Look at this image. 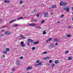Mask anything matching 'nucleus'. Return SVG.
Returning a JSON list of instances; mask_svg holds the SVG:
<instances>
[{
  "label": "nucleus",
  "mask_w": 73,
  "mask_h": 73,
  "mask_svg": "<svg viewBox=\"0 0 73 73\" xmlns=\"http://www.w3.org/2000/svg\"><path fill=\"white\" fill-rule=\"evenodd\" d=\"M44 16L45 17H48L49 15H48V13L47 12H45L44 13Z\"/></svg>",
  "instance_id": "1"
},
{
  "label": "nucleus",
  "mask_w": 73,
  "mask_h": 73,
  "mask_svg": "<svg viewBox=\"0 0 73 73\" xmlns=\"http://www.w3.org/2000/svg\"><path fill=\"white\" fill-rule=\"evenodd\" d=\"M64 9L67 12H69V8L68 7H66L64 8Z\"/></svg>",
  "instance_id": "2"
},
{
  "label": "nucleus",
  "mask_w": 73,
  "mask_h": 73,
  "mask_svg": "<svg viewBox=\"0 0 73 73\" xmlns=\"http://www.w3.org/2000/svg\"><path fill=\"white\" fill-rule=\"evenodd\" d=\"M27 41L29 42H31V43H33V42H34V41H33V40H32L31 39H29L27 40Z\"/></svg>",
  "instance_id": "3"
},
{
  "label": "nucleus",
  "mask_w": 73,
  "mask_h": 73,
  "mask_svg": "<svg viewBox=\"0 0 73 73\" xmlns=\"http://www.w3.org/2000/svg\"><path fill=\"white\" fill-rule=\"evenodd\" d=\"M20 45L22 47H25V44H24V42H21Z\"/></svg>",
  "instance_id": "4"
},
{
  "label": "nucleus",
  "mask_w": 73,
  "mask_h": 73,
  "mask_svg": "<svg viewBox=\"0 0 73 73\" xmlns=\"http://www.w3.org/2000/svg\"><path fill=\"white\" fill-rule=\"evenodd\" d=\"M57 6L55 5H53L52 6L50 7V9H53V8H56Z\"/></svg>",
  "instance_id": "5"
},
{
  "label": "nucleus",
  "mask_w": 73,
  "mask_h": 73,
  "mask_svg": "<svg viewBox=\"0 0 73 73\" xmlns=\"http://www.w3.org/2000/svg\"><path fill=\"white\" fill-rule=\"evenodd\" d=\"M49 47L50 49H51V48H50V47H51L52 48H54V46L53 44H51L49 46Z\"/></svg>",
  "instance_id": "6"
},
{
  "label": "nucleus",
  "mask_w": 73,
  "mask_h": 73,
  "mask_svg": "<svg viewBox=\"0 0 73 73\" xmlns=\"http://www.w3.org/2000/svg\"><path fill=\"white\" fill-rule=\"evenodd\" d=\"M32 66H29L26 69L27 71H28L29 70H31V69H32Z\"/></svg>",
  "instance_id": "7"
},
{
  "label": "nucleus",
  "mask_w": 73,
  "mask_h": 73,
  "mask_svg": "<svg viewBox=\"0 0 73 73\" xmlns=\"http://www.w3.org/2000/svg\"><path fill=\"white\" fill-rule=\"evenodd\" d=\"M35 26V25L33 23L30 24L29 25V27H34V26Z\"/></svg>",
  "instance_id": "8"
},
{
  "label": "nucleus",
  "mask_w": 73,
  "mask_h": 73,
  "mask_svg": "<svg viewBox=\"0 0 73 73\" xmlns=\"http://www.w3.org/2000/svg\"><path fill=\"white\" fill-rule=\"evenodd\" d=\"M50 57H44L43 58V60H47V58H48V59H49V58H50Z\"/></svg>",
  "instance_id": "9"
},
{
  "label": "nucleus",
  "mask_w": 73,
  "mask_h": 73,
  "mask_svg": "<svg viewBox=\"0 0 73 73\" xmlns=\"http://www.w3.org/2000/svg\"><path fill=\"white\" fill-rule=\"evenodd\" d=\"M38 44H39V42H38V41L35 42L33 43V44H35V45Z\"/></svg>",
  "instance_id": "10"
},
{
  "label": "nucleus",
  "mask_w": 73,
  "mask_h": 73,
  "mask_svg": "<svg viewBox=\"0 0 73 73\" xmlns=\"http://www.w3.org/2000/svg\"><path fill=\"white\" fill-rule=\"evenodd\" d=\"M10 34V33H9V32H7V31H6L5 32V35H9Z\"/></svg>",
  "instance_id": "11"
},
{
  "label": "nucleus",
  "mask_w": 73,
  "mask_h": 73,
  "mask_svg": "<svg viewBox=\"0 0 73 73\" xmlns=\"http://www.w3.org/2000/svg\"><path fill=\"white\" fill-rule=\"evenodd\" d=\"M59 61L58 60H56L54 61V62L55 64H58Z\"/></svg>",
  "instance_id": "12"
},
{
  "label": "nucleus",
  "mask_w": 73,
  "mask_h": 73,
  "mask_svg": "<svg viewBox=\"0 0 73 73\" xmlns=\"http://www.w3.org/2000/svg\"><path fill=\"white\" fill-rule=\"evenodd\" d=\"M13 27H18V24H16L13 25Z\"/></svg>",
  "instance_id": "13"
},
{
  "label": "nucleus",
  "mask_w": 73,
  "mask_h": 73,
  "mask_svg": "<svg viewBox=\"0 0 73 73\" xmlns=\"http://www.w3.org/2000/svg\"><path fill=\"white\" fill-rule=\"evenodd\" d=\"M4 3H9V1H8V0H5V1H4Z\"/></svg>",
  "instance_id": "14"
},
{
  "label": "nucleus",
  "mask_w": 73,
  "mask_h": 73,
  "mask_svg": "<svg viewBox=\"0 0 73 73\" xmlns=\"http://www.w3.org/2000/svg\"><path fill=\"white\" fill-rule=\"evenodd\" d=\"M72 59V58L71 57H69L68 58V60H71Z\"/></svg>",
  "instance_id": "15"
},
{
  "label": "nucleus",
  "mask_w": 73,
  "mask_h": 73,
  "mask_svg": "<svg viewBox=\"0 0 73 73\" xmlns=\"http://www.w3.org/2000/svg\"><path fill=\"white\" fill-rule=\"evenodd\" d=\"M16 70V69L15 68H13L12 69V71H13V72H15Z\"/></svg>",
  "instance_id": "16"
},
{
  "label": "nucleus",
  "mask_w": 73,
  "mask_h": 73,
  "mask_svg": "<svg viewBox=\"0 0 73 73\" xmlns=\"http://www.w3.org/2000/svg\"><path fill=\"white\" fill-rule=\"evenodd\" d=\"M6 52H9V48H7L6 49Z\"/></svg>",
  "instance_id": "17"
},
{
  "label": "nucleus",
  "mask_w": 73,
  "mask_h": 73,
  "mask_svg": "<svg viewBox=\"0 0 73 73\" xmlns=\"http://www.w3.org/2000/svg\"><path fill=\"white\" fill-rule=\"evenodd\" d=\"M23 3V1L22 0H20L19 1V3L20 4H22Z\"/></svg>",
  "instance_id": "18"
},
{
  "label": "nucleus",
  "mask_w": 73,
  "mask_h": 73,
  "mask_svg": "<svg viewBox=\"0 0 73 73\" xmlns=\"http://www.w3.org/2000/svg\"><path fill=\"white\" fill-rule=\"evenodd\" d=\"M71 36V35L70 34H68L67 35V37H70Z\"/></svg>",
  "instance_id": "19"
},
{
  "label": "nucleus",
  "mask_w": 73,
  "mask_h": 73,
  "mask_svg": "<svg viewBox=\"0 0 73 73\" xmlns=\"http://www.w3.org/2000/svg\"><path fill=\"white\" fill-rule=\"evenodd\" d=\"M3 54H6V53H7V51L5 50L3 52Z\"/></svg>",
  "instance_id": "20"
},
{
  "label": "nucleus",
  "mask_w": 73,
  "mask_h": 73,
  "mask_svg": "<svg viewBox=\"0 0 73 73\" xmlns=\"http://www.w3.org/2000/svg\"><path fill=\"white\" fill-rule=\"evenodd\" d=\"M18 19L19 20H21V19H23L24 18L22 17H20L19 18H18Z\"/></svg>",
  "instance_id": "21"
},
{
  "label": "nucleus",
  "mask_w": 73,
  "mask_h": 73,
  "mask_svg": "<svg viewBox=\"0 0 73 73\" xmlns=\"http://www.w3.org/2000/svg\"><path fill=\"white\" fill-rule=\"evenodd\" d=\"M47 52H43L42 53H43V54H47Z\"/></svg>",
  "instance_id": "22"
},
{
  "label": "nucleus",
  "mask_w": 73,
  "mask_h": 73,
  "mask_svg": "<svg viewBox=\"0 0 73 73\" xmlns=\"http://www.w3.org/2000/svg\"><path fill=\"white\" fill-rule=\"evenodd\" d=\"M17 65H19L20 64V63H19V62L18 61H17Z\"/></svg>",
  "instance_id": "23"
},
{
  "label": "nucleus",
  "mask_w": 73,
  "mask_h": 73,
  "mask_svg": "<svg viewBox=\"0 0 73 73\" xmlns=\"http://www.w3.org/2000/svg\"><path fill=\"white\" fill-rule=\"evenodd\" d=\"M32 49L33 50H35V47H32Z\"/></svg>",
  "instance_id": "24"
},
{
  "label": "nucleus",
  "mask_w": 73,
  "mask_h": 73,
  "mask_svg": "<svg viewBox=\"0 0 73 73\" xmlns=\"http://www.w3.org/2000/svg\"><path fill=\"white\" fill-rule=\"evenodd\" d=\"M34 66H38V64H35L34 65Z\"/></svg>",
  "instance_id": "25"
},
{
  "label": "nucleus",
  "mask_w": 73,
  "mask_h": 73,
  "mask_svg": "<svg viewBox=\"0 0 73 73\" xmlns=\"http://www.w3.org/2000/svg\"><path fill=\"white\" fill-rule=\"evenodd\" d=\"M44 22H45V21L43 20L41 22V23H42V24H43V23H44Z\"/></svg>",
  "instance_id": "26"
},
{
  "label": "nucleus",
  "mask_w": 73,
  "mask_h": 73,
  "mask_svg": "<svg viewBox=\"0 0 73 73\" xmlns=\"http://www.w3.org/2000/svg\"><path fill=\"white\" fill-rule=\"evenodd\" d=\"M42 64H41V62H40L38 64V66H39V65H41Z\"/></svg>",
  "instance_id": "27"
},
{
  "label": "nucleus",
  "mask_w": 73,
  "mask_h": 73,
  "mask_svg": "<svg viewBox=\"0 0 73 73\" xmlns=\"http://www.w3.org/2000/svg\"><path fill=\"white\" fill-rule=\"evenodd\" d=\"M54 41H57V42H58V40L57 39H54Z\"/></svg>",
  "instance_id": "28"
},
{
  "label": "nucleus",
  "mask_w": 73,
  "mask_h": 73,
  "mask_svg": "<svg viewBox=\"0 0 73 73\" xmlns=\"http://www.w3.org/2000/svg\"><path fill=\"white\" fill-rule=\"evenodd\" d=\"M68 3H63V5L64 6H66V5Z\"/></svg>",
  "instance_id": "29"
},
{
  "label": "nucleus",
  "mask_w": 73,
  "mask_h": 73,
  "mask_svg": "<svg viewBox=\"0 0 73 73\" xmlns=\"http://www.w3.org/2000/svg\"><path fill=\"white\" fill-rule=\"evenodd\" d=\"M52 38H49L48 40L49 41H52Z\"/></svg>",
  "instance_id": "30"
},
{
  "label": "nucleus",
  "mask_w": 73,
  "mask_h": 73,
  "mask_svg": "<svg viewBox=\"0 0 73 73\" xmlns=\"http://www.w3.org/2000/svg\"><path fill=\"white\" fill-rule=\"evenodd\" d=\"M43 35H45L46 33V32H43Z\"/></svg>",
  "instance_id": "31"
},
{
  "label": "nucleus",
  "mask_w": 73,
  "mask_h": 73,
  "mask_svg": "<svg viewBox=\"0 0 73 73\" xmlns=\"http://www.w3.org/2000/svg\"><path fill=\"white\" fill-rule=\"evenodd\" d=\"M64 17V15H62L60 17V18H61L62 17Z\"/></svg>",
  "instance_id": "32"
},
{
  "label": "nucleus",
  "mask_w": 73,
  "mask_h": 73,
  "mask_svg": "<svg viewBox=\"0 0 73 73\" xmlns=\"http://www.w3.org/2000/svg\"><path fill=\"white\" fill-rule=\"evenodd\" d=\"M69 53V51H67L65 52V54H67V53Z\"/></svg>",
  "instance_id": "33"
},
{
  "label": "nucleus",
  "mask_w": 73,
  "mask_h": 73,
  "mask_svg": "<svg viewBox=\"0 0 73 73\" xmlns=\"http://www.w3.org/2000/svg\"><path fill=\"white\" fill-rule=\"evenodd\" d=\"M49 62H50V63H52V60H50Z\"/></svg>",
  "instance_id": "34"
},
{
  "label": "nucleus",
  "mask_w": 73,
  "mask_h": 73,
  "mask_svg": "<svg viewBox=\"0 0 73 73\" xmlns=\"http://www.w3.org/2000/svg\"><path fill=\"white\" fill-rule=\"evenodd\" d=\"M36 62L37 63H38L39 62H40V60H37V61H36Z\"/></svg>",
  "instance_id": "35"
},
{
  "label": "nucleus",
  "mask_w": 73,
  "mask_h": 73,
  "mask_svg": "<svg viewBox=\"0 0 73 73\" xmlns=\"http://www.w3.org/2000/svg\"><path fill=\"white\" fill-rule=\"evenodd\" d=\"M27 45H30V44H29V42H27Z\"/></svg>",
  "instance_id": "36"
},
{
  "label": "nucleus",
  "mask_w": 73,
  "mask_h": 73,
  "mask_svg": "<svg viewBox=\"0 0 73 73\" xmlns=\"http://www.w3.org/2000/svg\"><path fill=\"white\" fill-rule=\"evenodd\" d=\"M37 21V19H35L34 21V22H36Z\"/></svg>",
  "instance_id": "37"
},
{
  "label": "nucleus",
  "mask_w": 73,
  "mask_h": 73,
  "mask_svg": "<svg viewBox=\"0 0 73 73\" xmlns=\"http://www.w3.org/2000/svg\"><path fill=\"white\" fill-rule=\"evenodd\" d=\"M33 12H36L37 11H36V10H35L33 11Z\"/></svg>",
  "instance_id": "38"
},
{
  "label": "nucleus",
  "mask_w": 73,
  "mask_h": 73,
  "mask_svg": "<svg viewBox=\"0 0 73 73\" xmlns=\"http://www.w3.org/2000/svg\"><path fill=\"white\" fill-rule=\"evenodd\" d=\"M60 5L61 6H63V3L62 4V3H60Z\"/></svg>",
  "instance_id": "39"
},
{
  "label": "nucleus",
  "mask_w": 73,
  "mask_h": 73,
  "mask_svg": "<svg viewBox=\"0 0 73 73\" xmlns=\"http://www.w3.org/2000/svg\"><path fill=\"white\" fill-rule=\"evenodd\" d=\"M2 57H3V58H4V57H5V55H2Z\"/></svg>",
  "instance_id": "40"
},
{
  "label": "nucleus",
  "mask_w": 73,
  "mask_h": 73,
  "mask_svg": "<svg viewBox=\"0 0 73 73\" xmlns=\"http://www.w3.org/2000/svg\"><path fill=\"white\" fill-rule=\"evenodd\" d=\"M1 36L2 37H3V36H4V34H1Z\"/></svg>",
  "instance_id": "41"
},
{
  "label": "nucleus",
  "mask_w": 73,
  "mask_h": 73,
  "mask_svg": "<svg viewBox=\"0 0 73 73\" xmlns=\"http://www.w3.org/2000/svg\"><path fill=\"white\" fill-rule=\"evenodd\" d=\"M55 66V65L54 64H53L52 65V67H53V66Z\"/></svg>",
  "instance_id": "42"
},
{
  "label": "nucleus",
  "mask_w": 73,
  "mask_h": 73,
  "mask_svg": "<svg viewBox=\"0 0 73 73\" xmlns=\"http://www.w3.org/2000/svg\"><path fill=\"white\" fill-rule=\"evenodd\" d=\"M72 26H70L68 27V28L69 29V28H72Z\"/></svg>",
  "instance_id": "43"
},
{
  "label": "nucleus",
  "mask_w": 73,
  "mask_h": 73,
  "mask_svg": "<svg viewBox=\"0 0 73 73\" xmlns=\"http://www.w3.org/2000/svg\"><path fill=\"white\" fill-rule=\"evenodd\" d=\"M13 22H14L13 21H12L10 23V24H11V23H13Z\"/></svg>",
  "instance_id": "44"
},
{
  "label": "nucleus",
  "mask_w": 73,
  "mask_h": 73,
  "mask_svg": "<svg viewBox=\"0 0 73 73\" xmlns=\"http://www.w3.org/2000/svg\"><path fill=\"white\" fill-rule=\"evenodd\" d=\"M20 58L21 59H23V56H21V57H20Z\"/></svg>",
  "instance_id": "45"
},
{
  "label": "nucleus",
  "mask_w": 73,
  "mask_h": 73,
  "mask_svg": "<svg viewBox=\"0 0 73 73\" xmlns=\"http://www.w3.org/2000/svg\"><path fill=\"white\" fill-rule=\"evenodd\" d=\"M0 21H3V19H1Z\"/></svg>",
  "instance_id": "46"
},
{
  "label": "nucleus",
  "mask_w": 73,
  "mask_h": 73,
  "mask_svg": "<svg viewBox=\"0 0 73 73\" xmlns=\"http://www.w3.org/2000/svg\"><path fill=\"white\" fill-rule=\"evenodd\" d=\"M36 16H37V17H38L39 16V14H38V15H36Z\"/></svg>",
  "instance_id": "47"
},
{
  "label": "nucleus",
  "mask_w": 73,
  "mask_h": 73,
  "mask_svg": "<svg viewBox=\"0 0 73 73\" xmlns=\"http://www.w3.org/2000/svg\"><path fill=\"white\" fill-rule=\"evenodd\" d=\"M49 40H47L46 41V42H49Z\"/></svg>",
  "instance_id": "48"
},
{
  "label": "nucleus",
  "mask_w": 73,
  "mask_h": 73,
  "mask_svg": "<svg viewBox=\"0 0 73 73\" xmlns=\"http://www.w3.org/2000/svg\"><path fill=\"white\" fill-rule=\"evenodd\" d=\"M36 28H37V29L39 28V26L36 27Z\"/></svg>",
  "instance_id": "49"
},
{
  "label": "nucleus",
  "mask_w": 73,
  "mask_h": 73,
  "mask_svg": "<svg viewBox=\"0 0 73 73\" xmlns=\"http://www.w3.org/2000/svg\"><path fill=\"white\" fill-rule=\"evenodd\" d=\"M4 32V30H2L1 32Z\"/></svg>",
  "instance_id": "50"
},
{
  "label": "nucleus",
  "mask_w": 73,
  "mask_h": 73,
  "mask_svg": "<svg viewBox=\"0 0 73 73\" xmlns=\"http://www.w3.org/2000/svg\"><path fill=\"white\" fill-rule=\"evenodd\" d=\"M58 45V43H55V45Z\"/></svg>",
  "instance_id": "51"
},
{
  "label": "nucleus",
  "mask_w": 73,
  "mask_h": 73,
  "mask_svg": "<svg viewBox=\"0 0 73 73\" xmlns=\"http://www.w3.org/2000/svg\"><path fill=\"white\" fill-rule=\"evenodd\" d=\"M22 38H20L19 39V40H20L21 39H22Z\"/></svg>",
  "instance_id": "52"
},
{
  "label": "nucleus",
  "mask_w": 73,
  "mask_h": 73,
  "mask_svg": "<svg viewBox=\"0 0 73 73\" xmlns=\"http://www.w3.org/2000/svg\"><path fill=\"white\" fill-rule=\"evenodd\" d=\"M46 30H44V31H43V32H46Z\"/></svg>",
  "instance_id": "53"
},
{
  "label": "nucleus",
  "mask_w": 73,
  "mask_h": 73,
  "mask_svg": "<svg viewBox=\"0 0 73 73\" xmlns=\"http://www.w3.org/2000/svg\"><path fill=\"white\" fill-rule=\"evenodd\" d=\"M39 29H41V28H41V27H39Z\"/></svg>",
  "instance_id": "54"
},
{
  "label": "nucleus",
  "mask_w": 73,
  "mask_h": 73,
  "mask_svg": "<svg viewBox=\"0 0 73 73\" xmlns=\"http://www.w3.org/2000/svg\"><path fill=\"white\" fill-rule=\"evenodd\" d=\"M50 65V64H47V65H48V66H49Z\"/></svg>",
  "instance_id": "55"
},
{
  "label": "nucleus",
  "mask_w": 73,
  "mask_h": 73,
  "mask_svg": "<svg viewBox=\"0 0 73 73\" xmlns=\"http://www.w3.org/2000/svg\"><path fill=\"white\" fill-rule=\"evenodd\" d=\"M13 21L14 22V21H16V20H13Z\"/></svg>",
  "instance_id": "56"
},
{
  "label": "nucleus",
  "mask_w": 73,
  "mask_h": 73,
  "mask_svg": "<svg viewBox=\"0 0 73 73\" xmlns=\"http://www.w3.org/2000/svg\"><path fill=\"white\" fill-rule=\"evenodd\" d=\"M22 38H25V37L23 36Z\"/></svg>",
  "instance_id": "57"
},
{
  "label": "nucleus",
  "mask_w": 73,
  "mask_h": 73,
  "mask_svg": "<svg viewBox=\"0 0 73 73\" xmlns=\"http://www.w3.org/2000/svg\"><path fill=\"white\" fill-rule=\"evenodd\" d=\"M54 14V13H51V15H53Z\"/></svg>",
  "instance_id": "58"
},
{
  "label": "nucleus",
  "mask_w": 73,
  "mask_h": 73,
  "mask_svg": "<svg viewBox=\"0 0 73 73\" xmlns=\"http://www.w3.org/2000/svg\"><path fill=\"white\" fill-rule=\"evenodd\" d=\"M20 36H21V37H23V35H20Z\"/></svg>",
  "instance_id": "59"
},
{
  "label": "nucleus",
  "mask_w": 73,
  "mask_h": 73,
  "mask_svg": "<svg viewBox=\"0 0 73 73\" xmlns=\"http://www.w3.org/2000/svg\"><path fill=\"white\" fill-rule=\"evenodd\" d=\"M58 23H60V21H58Z\"/></svg>",
  "instance_id": "60"
},
{
  "label": "nucleus",
  "mask_w": 73,
  "mask_h": 73,
  "mask_svg": "<svg viewBox=\"0 0 73 73\" xmlns=\"http://www.w3.org/2000/svg\"><path fill=\"white\" fill-rule=\"evenodd\" d=\"M72 21H73V17L72 18Z\"/></svg>",
  "instance_id": "61"
},
{
  "label": "nucleus",
  "mask_w": 73,
  "mask_h": 73,
  "mask_svg": "<svg viewBox=\"0 0 73 73\" xmlns=\"http://www.w3.org/2000/svg\"><path fill=\"white\" fill-rule=\"evenodd\" d=\"M72 11H73V7H72Z\"/></svg>",
  "instance_id": "62"
},
{
  "label": "nucleus",
  "mask_w": 73,
  "mask_h": 73,
  "mask_svg": "<svg viewBox=\"0 0 73 73\" xmlns=\"http://www.w3.org/2000/svg\"><path fill=\"white\" fill-rule=\"evenodd\" d=\"M52 68L53 69V67H52Z\"/></svg>",
  "instance_id": "63"
},
{
  "label": "nucleus",
  "mask_w": 73,
  "mask_h": 73,
  "mask_svg": "<svg viewBox=\"0 0 73 73\" xmlns=\"http://www.w3.org/2000/svg\"><path fill=\"white\" fill-rule=\"evenodd\" d=\"M11 6H12V5H11Z\"/></svg>",
  "instance_id": "64"
}]
</instances>
